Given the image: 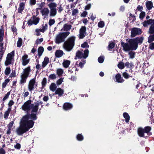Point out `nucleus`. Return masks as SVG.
Returning a JSON list of instances; mask_svg holds the SVG:
<instances>
[{
	"instance_id": "obj_8",
	"label": "nucleus",
	"mask_w": 154,
	"mask_h": 154,
	"mask_svg": "<svg viewBox=\"0 0 154 154\" xmlns=\"http://www.w3.org/2000/svg\"><path fill=\"white\" fill-rule=\"evenodd\" d=\"M129 44L128 43H125L123 42H121V45L123 48V49L125 51H128L130 50H135L134 46L131 43V40L130 39L128 41Z\"/></svg>"
},
{
	"instance_id": "obj_31",
	"label": "nucleus",
	"mask_w": 154,
	"mask_h": 154,
	"mask_svg": "<svg viewBox=\"0 0 154 154\" xmlns=\"http://www.w3.org/2000/svg\"><path fill=\"white\" fill-rule=\"evenodd\" d=\"M44 51L43 48L42 47H40L38 48V55L40 57Z\"/></svg>"
},
{
	"instance_id": "obj_18",
	"label": "nucleus",
	"mask_w": 154,
	"mask_h": 154,
	"mask_svg": "<svg viewBox=\"0 0 154 154\" xmlns=\"http://www.w3.org/2000/svg\"><path fill=\"white\" fill-rule=\"evenodd\" d=\"M39 18L38 17H35L33 18V20H28L27 23L28 25H31L33 24L34 25H37L39 22Z\"/></svg>"
},
{
	"instance_id": "obj_37",
	"label": "nucleus",
	"mask_w": 154,
	"mask_h": 154,
	"mask_svg": "<svg viewBox=\"0 0 154 154\" xmlns=\"http://www.w3.org/2000/svg\"><path fill=\"white\" fill-rule=\"evenodd\" d=\"M10 79H6L4 82L2 84V88H5L7 84L9 82Z\"/></svg>"
},
{
	"instance_id": "obj_63",
	"label": "nucleus",
	"mask_w": 154,
	"mask_h": 154,
	"mask_svg": "<svg viewBox=\"0 0 154 154\" xmlns=\"http://www.w3.org/2000/svg\"><path fill=\"white\" fill-rule=\"evenodd\" d=\"M143 7L142 6L139 5L137 8V9L140 11H141L143 10Z\"/></svg>"
},
{
	"instance_id": "obj_36",
	"label": "nucleus",
	"mask_w": 154,
	"mask_h": 154,
	"mask_svg": "<svg viewBox=\"0 0 154 154\" xmlns=\"http://www.w3.org/2000/svg\"><path fill=\"white\" fill-rule=\"evenodd\" d=\"M48 26L46 24H45V25L43 24L42 25V28L40 29L41 30V32H44L45 31H46L47 29Z\"/></svg>"
},
{
	"instance_id": "obj_17",
	"label": "nucleus",
	"mask_w": 154,
	"mask_h": 154,
	"mask_svg": "<svg viewBox=\"0 0 154 154\" xmlns=\"http://www.w3.org/2000/svg\"><path fill=\"white\" fill-rule=\"evenodd\" d=\"M86 28L85 26H82L79 30V37L80 39L83 38L85 36Z\"/></svg>"
},
{
	"instance_id": "obj_29",
	"label": "nucleus",
	"mask_w": 154,
	"mask_h": 154,
	"mask_svg": "<svg viewBox=\"0 0 154 154\" xmlns=\"http://www.w3.org/2000/svg\"><path fill=\"white\" fill-rule=\"evenodd\" d=\"M50 89L53 92L57 88L56 85L54 83H52L50 86Z\"/></svg>"
},
{
	"instance_id": "obj_44",
	"label": "nucleus",
	"mask_w": 154,
	"mask_h": 154,
	"mask_svg": "<svg viewBox=\"0 0 154 154\" xmlns=\"http://www.w3.org/2000/svg\"><path fill=\"white\" fill-rule=\"evenodd\" d=\"M79 13V11L77 9H74L72 10V16L76 15Z\"/></svg>"
},
{
	"instance_id": "obj_15",
	"label": "nucleus",
	"mask_w": 154,
	"mask_h": 154,
	"mask_svg": "<svg viewBox=\"0 0 154 154\" xmlns=\"http://www.w3.org/2000/svg\"><path fill=\"white\" fill-rule=\"evenodd\" d=\"M41 12L44 17L46 18L49 14L50 11L47 8H44L41 9Z\"/></svg>"
},
{
	"instance_id": "obj_26",
	"label": "nucleus",
	"mask_w": 154,
	"mask_h": 154,
	"mask_svg": "<svg viewBox=\"0 0 154 154\" xmlns=\"http://www.w3.org/2000/svg\"><path fill=\"white\" fill-rule=\"evenodd\" d=\"M70 63V61L67 60H64L62 65L64 68H67L69 67Z\"/></svg>"
},
{
	"instance_id": "obj_53",
	"label": "nucleus",
	"mask_w": 154,
	"mask_h": 154,
	"mask_svg": "<svg viewBox=\"0 0 154 154\" xmlns=\"http://www.w3.org/2000/svg\"><path fill=\"white\" fill-rule=\"evenodd\" d=\"M145 12L144 11L141 12L140 14V19H143L145 16Z\"/></svg>"
},
{
	"instance_id": "obj_10",
	"label": "nucleus",
	"mask_w": 154,
	"mask_h": 154,
	"mask_svg": "<svg viewBox=\"0 0 154 154\" xmlns=\"http://www.w3.org/2000/svg\"><path fill=\"white\" fill-rule=\"evenodd\" d=\"M89 51L88 49H86L83 51V50L78 51L76 53V57L78 58H86L88 55Z\"/></svg>"
},
{
	"instance_id": "obj_3",
	"label": "nucleus",
	"mask_w": 154,
	"mask_h": 154,
	"mask_svg": "<svg viewBox=\"0 0 154 154\" xmlns=\"http://www.w3.org/2000/svg\"><path fill=\"white\" fill-rule=\"evenodd\" d=\"M41 103L38 101H36L33 104H31V109H32V114L30 115H26L29 116V120L32 119L33 120H35L36 119V114L32 113L33 112H36L38 110V106L40 103Z\"/></svg>"
},
{
	"instance_id": "obj_20",
	"label": "nucleus",
	"mask_w": 154,
	"mask_h": 154,
	"mask_svg": "<svg viewBox=\"0 0 154 154\" xmlns=\"http://www.w3.org/2000/svg\"><path fill=\"white\" fill-rule=\"evenodd\" d=\"M64 91L60 88H57L55 92V94H58L59 96L61 97L64 94Z\"/></svg>"
},
{
	"instance_id": "obj_13",
	"label": "nucleus",
	"mask_w": 154,
	"mask_h": 154,
	"mask_svg": "<svg viewBox=\"0 0 154 154\" xmlns=\"http://www.w3.org/2000/svg\"><path fill=\"white\" fill-rule=\"evenodd\" d=\"M31 101L28 100L25 102L22 106L21 108L22 110L28 112L31 109Z\"/></svg>"
},
{
	"instance_id": "obj_60",
	"label": "nucleus",
	"mask_w": 154,
	"mask_h": 154,
	"mask_svg": "<svg viewBox=\"0 0 154 154\" xmlns=\"http://www.w3.org/2000/svg\"><path fill=\"white\" fill-rule=\"evenodd\" d=\"M149 48L151 50H154V43H152L149 45Z\"/></svg>"
},
{
	"instance_id": "obj_38",
	"label": "nucleus",
	"mask_w": 154,
	"mask_h": 154,
	"mask_svg": "<svg viewBox=\"0 0 154 154\" xmlns=\"http://www.w3.org/2000/svg\"><path fill=\"white\" fill-rule=\"evenodd\" d=\"M128 54L130 56V58L131 59H133L135 57V52L131 51L128 53Z\"/></svg>"
},
{
	"instance_id": "obj_42",
	"label": "nucleus",
	"mask_w": 154,
	"mask_h": 154,
	"mask_svg": "<svg viewBox=\"0 0 154 154\" xmlns=\"http://www.w3.org/2000/svg\"><path fill=\"white\" fill-rule=\"evenodd\" d=\"M11 72V69L10 67H7L5 69V75H8Z\"/></svg>"
},
{
	"instance_id": "obj_62",
	"label": "nucleus",
	"mask_w": 154,
	"mask_h": 154,
	"mask_svg": "<svg viewBox=\"0 0 154 154\" xmlns=\"http://www.w3.org/2000/svg\"><path fill=\"white\" fill-rule=\"evenodd\" d=\"M3 44L2 43H0V52H3L4 50L3 47Z\"/></svg>"
},
{
	"instance_id": "obj_24",
	"label": "nucleus",
	"mask_w": 154,
	"mask_h": 154,
	"mask_svg": "<svg viewBox=\"0 0 154 154\" xmlns=\"http://www.w3.org/2000/svg\"><path fill=\"white\" fill-rule=\"evenodd\" d=\"M63 54V51L61 50H57L56 51L55 55L57 57H60Z\"/></svg>"
},
{
	"instance_id": "obj_39",
	"label": "nucleus",
	"mask_w": 154,
	"mask_h": 154,
	"mask_svg": "<svg viewBox=\"0 0 154 154\" xmlns=\"http://www.w3.org/2000/svg\"><path fill=\"white\" fill-rule=\"evenodd\" d=\"M115 46V44L113 42H110L109 43V45H108V49L109 50H110L111 49H112L114 48Z\"/></svg>"
},
{
	"instance_id": "obj_49",
	"label": "nucleus",
	"mask_w": 154,
	"mask_h": 154,
	"mask_svg": "<svg viewBox=\"0 0 154 154\" xmlns=\"http://www.w3.org/2000/svg\"><path fill=\"white\" fill-rule=\"evenodd\" d=\"M35 35L37 36H39L41 35L40 32L41 30L40 29H35Z\"/></svg>"
},
{
	"instance_id": "obj_61",
	"label": "nucleus",
	"mask_w": 154,
	"mask_h": 154,
	"mask_svg": "<svg viewBox=\"0 0 154 154\" xmlns=\"http://www.w3.org/2000/svg\"><path fill=\"white\" fill-rule=\"evenodd\" d=\"M20 145L19 143H17L14 146V147L17 149H19L20 148Z\"/></svg>"
},
{
	"instance_id": "obj_41",
	"label": "nucleus",
	"mask_w": 154,
	"mask_h": 154,
	"mask_svg": "<svg viewBox=\"0 0 154 154\" xmlns=\"http://www.w3.org/2000/svg\"><path fill=\"white\" fill-rule=\"evenodd\" d=\"M118 66L120 69H123L125 67L124 63L122 62H119L118 65Z\"/></svg>"
},
{
	"instance_id": "obj_6",
	"label": "nucleus",
	"mask_w": 154,
	"mask_h": 154,
	"mask_svg": "<svg viewBox=\"0 0 154 154\" xmlns=\"http://www.w3.org/2000/svg\"><path fill=\"white\" fill-rule=\"evenodd\" d=\"M48 6L50 9V11L49 12L50 16L51 17H54L57 14V9L56 8L57 4L55 2H52L49 4Z\"/></svg>"
},
{
	"instance_id": "obj_51",
	"label": "nucleus",
	"mask_w": 154,
	"mask_h": 154,
	"mask_svg": "<svg viewBox=\"0 0 154 154\" xmlns=\"http://www.w3.org/2000/svg\"><path fill=\"white\" fill-rule=\"evenodd\" d=\"M89 47V45H88V43L85 42L84 43L81 45V47L83 48H88Z\"/></svg>"
},
{
	"instance_id": "obj_1",
	"label": "nucleus",
	"mask_w": 154,
	"mask_h": 154,
	"mask_svg": "<svg viewBox=\"0 0 154 154\" xmlns=\"http://www.w3.org/2000/svg\"><path fill=\"white\" fill-rule=\"evenodd\" d=\"M29 116L25 115L21 119L20 125L16 130L18 135H22L33 127L34 122L32 120H29Z\"/></svg>"
},
{
	"instance_id": "obj_52",
	"label": "nucleus",
	"mask_w": 154,
	"mask_h": 154,
	"mask_svg": "<svg viewBox=\"0 0 154 154\" xmlns=\"http://www.w3.org/2000/svg\"><path fill=\"white\" fill-rule=\"evenodd\" d=\"M47 83V79L45 78H44L43 79L42 81V86L44 87L46 85Z\"/></svg>"
},
{
	"instance_id": "obj_48",
	"label": "nucleus",
	"mask_w": 154,
	"mask_h": 154,
	"mask_svg": "<svg viewBox=\"0 0 154 154\" xmlns=\"http://www.w3.org/2000/svg\"><path fill=\"white\" fill-rule=\"evenodd\" d=\"M14 102L13 100H10L8 103V108H10V109L11 110V106L14 104Z\"/></svg>"
},
{
	"instance_id": "obj_34",
	"label": "nucleus",
	"mask_w": 154,
	"mask_h": 154,
	"mask_svg": "<svg viewBox=\"0 0 154 154\" xmlns=\"http://www.w3.org/2000/svg\"><path fill=\"white\" fill-rule=\"evenodd\" d=\"M123 116L124 118L125 119V121L126 122H129L130 119V117L128 114L126 112L123 113Z\"/></svg>"
},
{
	"instance_id": "obj_27",
	"label": "nucleus",
	"mask_w": 154,
	"mask_h": 154,
	"mask_svg": "<svg viewBox=\"0 0 154 154\" xmlns=\"http://www.w3.org/2000/svg\"><path fill=\"white\" fill-rule=\"evenodd\" d=\"M11 110L10 108H8L7 110L5 112L4 115V118L5 119H8L9 114L11 112Z\"/></svg>"
},
{
	"instance_id": "obj_14",
	"label": "nucleus",
	"mask_w": 154,
	"mask_h": 154,
	"mask_svg": "<svg viewBox=\"0 0 154 154\" xmlns=\"http://www.w3.org/2000/svg\"><path fill=\"white\" fill-rule=\"evenodd\" d=\"M142 32L141 29L136 28H133L132 29L131 32V37H134L136 35L141 34Z\"/></svg>"
},
{
	"instance_id": "obj_46",
	"label": "nucleus",
	"mask_w": 154,
	"mask_h": 154,
	"mask_svg": "<svg viewBox=\"0 0 154 154\" xmlns=\"http://www.w3.org/2000/svg\"><path fill=\"white\" fill-rule=\"evenodd\" d=\"M63 78H60L57 81V85H61L63 82Z\"/></svg>"
},
{
	"instance_id": "obj_64",
	"label": "nucleus",
	"mask_w": 154,
	"mask_h": 154,
	"mask_svg": "<svg viewBox=\"0 0 154 154\" xmlns=\"http://www.w3.org/2000/svg\"><path fill=\"white\" fill-rule=\"evenodd\" d=\"M5 150L2 148L0 149V154H5Z\"/></svg>"
},
{
	"instance_id": "obj_40",
	"label": "nucleus",
	"mask_w": 154,
	"mask_h": 154,
	"mask_svg": "<svg viewBox=\"0 0 154 154\" xmlns=\"http://www.w3.org/2000/svg\"><path fill=\"white\" fill-rule=\"evenodd\" d=\"M22 40L21 38H20L18 39V40L17 43V47H20L22 45Z\"/></svg>"
},
{
	"instance_id": "obj_47",
	"label": "nucleus",
	"mask_w": 154,
	"mask_h": 154,
	"mask_svg": "<svg viewBox=\"0 0 154 154\" xmlns=\"http://www.w3.org/2000/svg\"><path fill=\"white\" fill-rule=\"evenodd\" d=\"M98 25L99 27L103 28L104 26V22L103 21H100L98 23Z\"/></svg>"
},
{
	"instance_id": "obj_43",
	"label": "nucleus",
	"mask_w": 154,
	"mask_h": 154,
	"mask_svg": "<svg viewBox=\"0 0 154 154\" xmlns=\"http://www.w3.org/2000/svg\"><path fill=\"white\" fill-rule=\"evenodd\" d=\"M49 78L50 79L55 80L56 79L57 76L55 74H52L49 75Z\"/></svg>"
},
{
	"instance_id": "obj_57",
	"label": "nucleus",
	"mask_w": 154,
	"mask_h": 154,
	"mask_svg": "<svg viewBox=\"0 0 154 154\" xmlns=\"http://www.w3.org/2000/svg\"><path fill=\"white\" fill-rule=\"evenodd\" d=\"M43 38H41L40 39H37L36 40V44H39L43 41Z\"/></svg>"
},
{
	"instance_id": "obj_4",
	"label": "nucleus",
	"mask_w": 154,
	"mask_h": 154,
	"mask_svg": "<svg viewBox=\"0 0 154 154\" xmlns=\"http://www.w3.org/2000/svg\"><path fill=\"white\" fill-rule=\"evenodd\" d=\"M70 32H60L57 34L56 37L55 42L57 44H60L64 42L65 39L69 34Z\"/></svg>"
},
{
	"instance_id": "obj_32",
	"label": "nucleus",
	"mask_w": 154,
	"mask_h": 154,
	"mask_svg": "<svg viewBox=\"0 0 154 154\" xmlns=\"http://www.w3.org/2000/svg\"><path fill=\"white\" fill-rule=\"evenodd\" d=\"M72 27V26L70 24H65L63 26L64 31H67L69 30Z\"/></svg>"
},
{
	"instance_id": "obj_7",
	"label": "nucleus",
	"mask_w": 154,
	"mask_h": 154,
	"mask_svg": "<svg viewBox=\"0 0 154 154\" xmlns=\"http://www.w3.org/2000/svg\"><path fill=\"white\" fill-rule=\"evenodd\" d=\"M131 43L134 46L135 50H136L138 47V44H142L144 40L143 37H137L134 39H130Z\"/></svg>"
},
{
	"instance_id": "obj_55",
	"label": "nucleus",
	"mask_w": 154,
	"mask_h": 154,
	"mask_svg": "<svg viewBox=\"0 0 154 154\" xmlns=\"http://www.w3.org/2000/svg\"><path fill=\"white\" fill-rule=\"evenodd\" d=\"M55 22L54 19H50L49 21V24L50 26H51L54 24Z\"/></svg>"
},
{
	"instance_id": "obj_23",
	"label": "nucleus",
	"mask_w": 154,
	"mask_h": 154,
	"mask_svg": "<svg viewBox=\"0 0 154 154\" xmlns=\"http://www.w3.org/2000/svg\"><path fill=\"white\" fill-rule=\"evenodd\" d=\"M116 82L119 83H122L124 80L122 78L121 75L119 74H117L115 76Z\"/></svg>"
},
{
	"instance_id": "obj_54",
	"label": "nucleus",
	"mask_w": 154,
	"mask_h": 154,
	"mask_svg": "<svg viewBox=\"0 0 154 154\" xmlns=\"http://www.w3.org/2000/svg\"><path fill=\"white\" fill-rule=\"evenodd\" d=\"M85 63V60H82V62H81L79 63V66L81 68H82L83 66V65Z\"/></svg>"
},
{
	"instance_id": "obj_25",
	"label": "nucleus",
	"mask_w": 154,
	"mask_h": 154,
	"mask_svg": "<svg viewBox=\"0 0 154 154\" xmlns=\"http://www.w3.org/2000/svg\"><path fill=\"white\" fill-rule=\"evenodd\" d=\"M146 5L147 9L149 10H151L153 7L152 3L151 1H148L146 2Z\"/></svg>"
},
{
	"instance_id": "obj_22",
	"label": "nucleus",
	"mask_w": 154,
	"mask_h": 154,
	"mask_svg": "<svg viewBox=\"0 0 154 154\" xmlns=\"http://www.w3.org/2000/svg\"><path fill=\"white\" fill-rule=\"evenodd\" d=\"M49 62V58L47 57H45L44 60L42 63V67L45 68Z\"/></svg>"
},
{
	"instance_id": "obj_21",
	"label": "nucleus",
	"mask_w": 154,
	"mask_h": 154,
	"mask_svg": "<svg viewBox=\"0 0 154 154\" xmlns=\"http://www.w3.org/2000/svg\"><path fill=\"white\" fill-rule=\"evenodd\" d=\"M72 107V105L69 103H65L63 106L64 109L66 110H69Z\"/></svg>"
},
{
	"instance_id": "obj_11",
	"label": "nucleus",
	"mask_w": 154,
	"mask_h": 154,
	"mask_svg": "<svg viewBox=\"0 0 154 154\" xmlns=\"http://www.w3.org/2000/svg\"><path fill=\"white\" fill-rule=\"evenodd\" d=\"M14 56V51H13L10 53L8 54L6 59L5 62V66H8L9 65L11 64L12 60Z\"/></svg>"
},
{
	"instance_id": "obj_30",
	"label": "nucleus",
	"mask_w": 154,
	"mask_h": 154,
	"mask_svg": "<svg viewBox=\"0 0 154 154\" xmlns=\"http://www.w3.org/2000/svg\"><path fill=\"white\" fill-rule=\"evenodd\" d=\"M24 4L23 3H21L20 4L19 7L18 8V13H21L24 9Z\"/></svg>"
},
{
	"instance_id": "obj_56",
	"label": "nucleus",
	"mask_w": 154,
	"mask_h": 154,
	"mask_svg": "<svg viewBox=\"0 0 154 154\" xmlns=\"http://www.w3.org/2000/svg\"><path fill=\"white\" fill-rule=\"evenodd\" d=\"M123 76L124 78H125L126 79H128L129 76V75H128L127 72H124L123 73Z\"/></svg>"
},
{
	"instance_id": "obj_5",
	"label": "nucleus",
	"mask_w": 154,
	"mask_h": 154,
	"mask_svg": "<svg viewBox=\"0 0 154 154\" xmlns=\"http://www.w3.org/2000/svg\"><path fill=\"white\" fill-rule=\"evenodd\" d=\"M30 69V67L28 66L25 68L21 73L20 80V83L21 84L25 83L26 82L27 78L29 74Z\"/></svg>"
},
{
	"instance_id": "obj_28",
	"label": "nucleus",
	"mask_w": 154,
	"mask_h": 154,
	"mask_svg": "<svg viewBox=\"0 0 154 154\" xmlns=\"http://www.w3.org/2000/svg\"><path fill=\"white\" fill-rule=\"evenodd\" d=\"M148 33L151 34H154V21L150 26L149 28Z\"/></svg>"
},
{
	"instance_id": "obj_9",
	"label": "nucleus",
	"mask_w": 154,
	"mask_h": 154,
	"mask_svg": "<svg viewBox=\"0 0 154 154\" xmlns=\"http://www.w3.org/2000/svg\"><path fill=\"white\" fill-rule=\"evenodd\" d=\"M151 130V128L149 126L145 127L144 128H138L137 132L139 136L140 137H144V133L148 134Z\"/></svg>"
},
{
	"instance_id": "obj_33",
	"label": "nucleus",
	"mask_w": 154,
	"mask_h": 154,
	"mask_svg": "<svg viewBox=\"0 0 154 154\" xmlns=\"http://www.w3.org/2000/svg\"><path fill=\"white\" fill-rule=\"evenodd\" d=\"M56 73L59 76L61 75L63 73V69L58 68L57 69Z\"/></svg>"
},
{
	"instance_id": "obj_19",
	"label": "nucleus",
	"mask_w": 154,
	"mask_h": 154,
	"mask_svg": "<svg viewBox=\"0 0 154 154\" xmlns=\"http://www.w3.org/2000/svg\"><path fill=\"white\" fill-rule=\"evenodd\" d=\"M154 21V19H149L147 20L144 21L142 23L144 27H147L149 25H151Z\"/></svg>"
},
{
	"instance_id": "obj_35",
	"label": "nucleus",
	"mask_w": 154,
	"mask_h": 154,
	"mask_svg": "<svg viewBox=\"0 0 154 154\" xmlns=\"http://www.w3.org/2000/svg\"><path fill=\"white\" fill-rule=\"evenodd\" d=\"M154 34L149 36L148 38V42L151 43L154 41Z\"/></svg>"
},
{
	"instance_id": "obj_2",
	"label": "nucleus",
	"mask_w": 154,
	"mask_h": 154,
	"mask_svg": "<svg viewBox=\"0 0 154 154\" xmlns=\"http://www.w3.org/2000/svg\"><path fill=\"white\" fill-rule=\"evenodd\" d=\"M75 39V38L74 36L69 38L64 42L63 45V48L67 51H71L74 45Z\"/></svg>"
},
{
	"instance_id": "obj_45",
	"label": "nucleus",
	"mask_w": 154,
	"mask_h": 154,
	"mask_svg": "<svg viewBox=\"0 0 154 154\" xmlns=\"http://www.w3.org/2000/svg\"><path fill=\"white\" fill-rule=\"evenodd\" d=\"M77 139L79 141H82L83 139V137L81 134H78L77 136Z\"/></svg>"
},
{
	"instance_id": "obj_12",
	"label": "nucleus",
	"mask_w": 154,
	"mask_h": 154,
	"mask_svg": "<svg viewBox=\"0 0 154 154\" xmlns=\"http://www.w3.org/2000/svg\"><path fill=\"white\" fill-rule=\"evenodd\" d=\"M35 85L36 86L35 78L31 79L29 81L28 85V90L29 91L31 92L34 89Z\"/></svg>"
},
{
	"instance_id": "obj_16",
	"label": "nucleus",
	"mask_w": 154,
	"mask_h": 154,
	"mask_svg": "<svg viewBox=\"0 0 154 154\" xmlns=\"http://www.w3.org/2000/svg\"><path fill=\"white\" fill-rule=\"evenodd\" d=\"M21 60L22 64L23 66H26L29 63L30 59L28 58L27 55L25 54L22 57Z\"/></svg>"
},
{
	"instance_id": "obj_59",
	"label": "nucleus",
	"mask_w": 154,
	"mask_h": 154,
	"mask_svg": "<svg viewBox=\"0 0 154 154\" xmlns=\"http://www.w3.org/2000/svg\"><path fill=\"white\" fill-rule=\"evenodd\" d=\"M14 123V121H12L8 125V128L11 129L13 126Z\"/></svg>"
},
{
	"instance_id": "obj_58",
	"label": "nucleus",
	"mask_w": 154,
	"mask_h": 154,
	"mask_svg": "<svg viewBox=\"0 0 154 154\" xmlns=\"http://www.w3.org/2000/svg\"><path fill=\"white\" fill-rule=\"evenodd\" d=\"M98 61L99 63H102L104 60V58L103 57H99L98 59Z\"/></svg>"
},
{
	"instance_id": "obj_50",
	"label": "nucleus",
	"mask_w": 154,
	"mask_h": 154,
	"mask_svg": "<svg viewBox=\"0 0 154 154\" xmlns=\"http://www.w3.org/2000/svg\"><path fill=\"white\" fill-rule=\"evenodd\" d=\"M10 92H8L7 94L5 95V96L4 97L3 99V101H4L5 100H6V99H7L8 98L10 95Z\"/></svg>"
}]
</instances>
